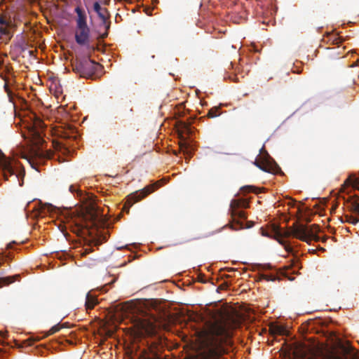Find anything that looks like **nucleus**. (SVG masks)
Here are the masks:
<instances>
[{
	"mask_svg": "<svg viewBox=\"0 0 359 359\" xmlns=\"http://www.w3.org/2000/svg\"><path fill=\"white\" fill-rule=\"evenodd\" d=\"M13 25L11 20H6L4 17L0 16V42L7 43L12 37L11 29Z\"/></svg>",
	"mask_w": 359,
	"mask_h": 359,
	"instance_id": "423d86ee",
	"label": "nucleus"
},
{
	"mask_svg": "<svg viewBox=\"0 0 359 359\" xmlns=\"http://www.w3.org/2000/svg\"><path fill=\"white\" fill-rule=\"evenodd\" d=\"M239 205V203L236 201H232L231 203V207L232 208V215L233 216H237L241 219H245L246 216L243 211L237 210L236 208Z\"/></svg>",
	"mask_w": 359,
	"mask_h": 359,
	"instance_id": "ddd939ff",
	"label": "nucleus"
},
{
	"mask_svg": "<svg viewBox=\"0 0 359 359\" xmlns=\"http://www.w3.org/2000/svg\"><path fill=\"white\" fill-rule=\"evenodd\" d=\"M57 135L63 139H76L77 133L76 129L68 124H66L64 128L57 130Z\"/></svg>",
	"mask_w": 359,
	"mask_h": 359,
	"instance_id": "9d476101",
	"label": "nucleus"
},
{
	"mask_svg": "<svg viewBox=\"0 0 359 359\" xmlns=\"http://www.w3.org/2000/svg\"><path fill=\"white\" fill-rule=\"evenodd\" d=\"M218 107L212 108L208 112V116L211 118L216 117L217 116V111H218Z\"/></svg>",
	"mask_w": 359,
	"mask_h": 359,
	"instance_id": "aec40b11",
	"label": "nucleus"
},
{
	"mask_svg": "<svg viewBox=\"0 0 359 359\" xmlns=\"http://www.w3.org/2000/svg\"><path fill=\"white\" fill-rule=\"evenodd\" d=\"M50 212H63L59 208L53 206L50 203H42L39 202V207L38 209V216L43 217L48 213ZM64 212H69V210H65Z\"/></svg>",
	"mask_w": 359,
	"mask_h": 359,
	"instance_id": "1a4fd4ad",
	"label": "nucleus"
},
{
	"mask_svg": "<svg viewBox=\"0 0 359 359\" xmlns=\"http://www.w3.org/2000/svg\"><path fill=\"white\" fill-rule=\"evenodd\" d=\"M7 248H11V243L8 244Z\"/></svg>",
	"mask_w": 359,
	"mask_h": 359,
	"instance_id": "cd10ccee",
	"label": "nucleus"
},
{
	"mask_svg": "<svg viewBox=\"0 0 359 359\" xmlns=\"http://www.w3.org/2000/svg\"><path fill=\"white\" fill-rule=\"evenodd\" d=\"M262 278L268 281L275 280V277L271 275H263Z\"/></svg>",
	"mask_w": 359,
	"mask_h": 359,
	"instance_id": "5701e85b",
	"label": "nucleus"
},
{
	"mask_svg": "<svg viewBox=\"0 0 359 359\" xmlns=\"http://www.w3.org/2000/svg\"><path fill=\"white\" fill-rule=\"evenodd\" d=\"M285 250H286L287 251H290V250H291V249H290V248L289 246H286V245H285Z\"/></svg>",
	"mask_w": 359,
	"mask_h": 359,
	"instance_id": "a878e982",
	"label": "nucleus"
},
{
	"mask_svg": "<svg viewBox=\"0 0 359 359\" xmlns=\"http://www.w3.org/2000/svg\"><path fill=\"white\" fill-rule=\"evenodd\" d=\"M255 164L261 170L268 172L276 173L280 170L278 164L264 147L260 149L259 157L255 161Z\"/></svg>",
	"mask_w": 359,
	"mask_h": 359,
	"instance_id": "20e7f679",
	"label": "nucleus"
},
{
	"mask_svg": "<svg viewBox=\"0 0 359 359\" xmlns=\"http://www.w3.org/2000/svg\"><path fill=\"white\" fill-rule=\"evenodd\" d=\"M90 29L88 26L76 27L75 39L80 45L86 44L89 40Z\"/></svg>",
	"mask_w": 359,
	"mask_h": 359,
	"instance_id": "6e6552de",
	"label": "nucleus"
},
{
	"mask_svg": "<svg viewBox=\"0 0 359 359\" xmlns=\"http://www.w3.org/2000/svg\"><path fill=\"white\" fill-rule=\"evenodd\" d=\"M69 191L72 193H74L77 191V189L74 185H71L69 187Z\"/></svg>",
	"mask_w": 359,
	"mask_h": 359,
	"instance_id": "b1692460",
	"label": "nucleus"
},
{
	"mask_svg": "<svg viewBox=\"0 0 359 359\" xmlns=\"http://www.w3.org/2000/svg\"><path fill=\"white\" fill-rule=\"evenodd\" d=\"M145 306H151L152 307H154V302L153 301H147Z\"/></svg>",
	"mask_w": 359,
	"mask_h": 359,
	"instance_id": "393cba45",
	"label": "nucleus"
},
{
	"mask_svg": "<svg viewBox=\"0 0 359 359\" xmlns=\"http://www.w3.org/2000/svg\"><path fill=\"white\" fill-rule=\"evenodd\" d=\"M319 231L318 225H312L309 228L299 225L294 228L291 233L292 235L303 241L309 242L311 240L318 241L319 238L316 233Z\"/></svg>",
	"mask_w": 359,
	"mask_h": 359,
	"instance_id": "39448f33",
	"label": "nucleus"
},
{
	"mask_svg": "<svg viewBox=\"0 0 359 359\" xmlns=\"http://www.w3.org/2000/svg\"><path fill=\"white\" fill-rule=\"evenodd\" d=\"M158 187V185H157V184H155L151 186L145 187L140 191H137L133 194L130 198L128 199V203H130V205H132L133 203H136L142 200L146 196L153 192L155 190V189H156Z\"/></svg>",
	"mask_w": 359,
	"mask_h": 359,
	"instance_id": "0eeeda50",
	"label": "nucleus"
},
{
	"mask_svg": "<svg viewBox=\"0 0 359 359\" xmlns=\"http://www.w3.org/2000/svg\"><path fill=\"white\" fill-rule=\"evenodd\" d=\"M149 312L150 313L148 316L145 315L142 318H139L135 320L134 326L137 330V334L152 335L156 332L158 319L151 311Z\"/></svg>",
	"mask_w": 359,
	"mask_h": 359,
	"instance_id": "7ed1b4c3",
	"label": "nucleus"
},
{
	"mask_svg": "<svg viewBox=\"0 0 359 359\" xmlns=\"http://www.w3.org/2000/svg\"><path fill=\"white\" fill-rule=\"evenodd\" d=\"M97 304V299L92 296L90 292L86 294V305L88 309H93V306Z\"/></svg>",
	"mask_w": 359,
	"mask_h": 359,
	"instance_id": "2eb2a0df",
	"label": "nucleus"
},
{
	"mask_svg": "<svg viewBox=\"0 0 359 359\" xmlns=\"http://www.w3.org/2000/svg\"><path fill=\"white\" fill-rule=\"evenodd\" d=\"M122 310H123V315L128 316L130 313L133 312L134 307L133 304H127L126 305L122 306Z\"/></svg>",
	"mask_w": 359,
	"mask_h": 359,
	"instance_id": "a211bd4d",
	"label": "nucleus"
},
{
	"mask_svg": "<svg viewBox=\"0 0 359 359\" xmlns=\"http://www.w3.org/2000/svg\"><path fill=\"white\" fill-rule=\"evenodd\" d=\"M351 208L353 212L359 215V197L351 203Z\"/></svg>",
	"mask_w": 359,
	"mask_h": 359,
	"instance_id": "6ab92c4d",
	"label": "nucleus"
},
{
	"mask_svg": "<svg viewBox=\"0 0 359 359\" xmlns=\"http://www.w3.org/2000/svg\"><path fill=\"white\" fill-rule=\"evenodd\" d=\"M52 145L55 151L61 152L64 155H67L70 153V150L64 142H60L58 140H53L52 142Z\"/></svg>",
	"mask_w": 359,
	"mask_h": 359,
	"instance_id": "f8f14e48",
	"label": "nucleus"
},
{
	"mask_svg": "<svg viewBox=\"0 0 359 359\" xmlns=\"http://www.w3.org/2000/svg\"><path fill=\"white\" fill-rule=\"evenodd\" d=\"M239 326L238 319L226 315L210 323L201 337V347L204 359H218L225 352L224 344Z\"/></svg>",
	"mask_w": 359,
	"mask_h": 359,
	"instance_id": "f03ea898",
	"label": "nucleus"
},
{
	"mask_svg": "<svg viewBox=\"0 0 359 359\" xmlns=\"http://www.w3.org/2000/svg\"><path fill=\"white\" fill-rule=\"evenodd\" d=\"M60 327L58 325L53 326L50 330H49V334H53L56 333L60 330Z\"/></svg>",
	"mask_w": 359,
	"mask_h": 359,
	"instance_id": "412c9836",
	"label": "nucleus"
},
{
	"mask_svg": "<svg viewBox=\"0 0 359 359\" xmlns=\"http://www.w3.org/2000/svg\"><path fill=\"white\" fill-rule=\"evenodd\" d=\"M70 217V219H73L72 216L69 215L68 217H66L67 219H68V218Z\"/></svg>",
	"mask_w": 359,
	"mask_h": 359,
	"instance_id": "c85d7f7f",
	"label": "nucleus"
},
{
	"mask_svg": "<svg viewBox=\"0 0 359 359\" xmlns=\"http://www.w3.org/2000/svg\"><path fill=\"white\" fill-rule=\"evenodd\" d=\"M278 242H279L281 245H285V243H284V241H282V240H279V241H278Z\"/></svg>",
	"mask_w": 359,
	"mask_h": 359,
	"instance_id": "bb28decb",
	"label": "nucleus"
},
{
	"mask_svg": "<svg viewBox=\"0 0 359 359\" xmlns=\"http://www.w3.org/2000/svg\"><path fill=\"white\" fill-rule=\"evenodd\" d=\"M348 180L349 181V184H351L353 188L359 190V177L352 175L348 177Z\"/></svg>",
	"mask_w": 359,
	"mask_h": 359,
	"instance_id": "dca6fc26",
	"label": "nucleus"
},
{
	"mask_svg": "<svg viewBox=\"0 0 359 359\" xmlns=\"http://www.w3.org/2000/svg\"><path fill=\"white\" fill-rule=\"evenodd\" d=\"M18 276L0 278V286L7 285L14 282L15 278Z\"/></svg>",
	"mask_w": 359,
	"mask_h": 359,
	"instance_id": "f3484780",
	"label": "nucleus"
},
{
	"mask_svg": "<svg viewBox=\"0 0 359 359\" xmlns=\"http://www.w3.org/2000/svg\"><path fill=\"white\" fill-rule=\"evenodd\" d=\"M348 222L352 223L353 224H357L359 222V219L355 218L353 217H350L348 219Z\"/></svg>",
	"mask_w": 359,
	"mask_h": 359,
	"instance_id": "4be33fe9",
	"label": "nucleus"
},
{
	"mask_svg": "<svg viewBox=\"0 0 359 359\" xmlns=\"http://www.w3.org/2000/svg\"><path fill=\"white\" fill-rule=\"evenodd\" d=\"M17 125L20 126L22 137L28 140L30 145L19 146L13 151V157H6L0 152V173L5 180L22 186L25 169L15 158L25 159L33 168L45 158H52L51 154L43 150L42 133L43 123L34 112L24 111L19 114Z\"/></svg>",
	"mask_w": 359,
	"mask_h": 359,
	"instance_id": "f257e3e1",
	"label": "nucleus"
},
{
	"mask_svg": "<svg viewBox=\"0 0 359 359\" xmlns=\"http://www.w3.org/2000/svg\"><path fill=\"white\" fill-rule=\"evenodd\" d=\"M94 11L97 13L99 17L105 22L106 20V13L107 12L106 8H102L100 4L98 2H95L93 4Z\"/></svg>",
	"mask_w": 359,
	"mask_h": 359,
	"instance_id": "4468645a",
	"label": "nucleus"
},
{
	"mask_svg": "<svg viewBox=\"0 0 359 359\" xmlns=\"http://www.w3.org/2000/svg\"><path fill=\"white\" fill-rule=\"evenodd\" d=\"M75 12L77 14L76 27L88 26L85 12L79 6L75 8Z\"/></svg>",
	"mask_w": 359,
	"mask_h": 359,
	"instance_id": "9b49d317",
	"label": "nucleus"
}]
</instances>
